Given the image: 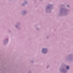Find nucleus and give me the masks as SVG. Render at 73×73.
I'll list each match as a JSON object with an SVG mask.
<instances>
[{"mask_svg":"<svg viewBox=\"0 0 73 73\" xmlns=\"http://www.w3.org/2000/svg\"><path fill=\"white\" fill-rule=\"evenodd\" d=\"M66 68L67 69H69L70 68L69 66H67Z\"/></svg>","mask_w":73,"mask_h":73,"instance_id":"obj_2","label":"nucleus"},{"mask_svg":"<svg viewBox=\"0 0 73 73\" xmlns=\"http://www.w3.org/2000/svg\"><path fill=\"white\" fill-rule=\"evenodd\" d=\"M67 7H69V5H68Z\"/></svg>","mask_w":73,"mask_h":73,"instance_id":"obj_3","label":"nucleus"},{"mask_svg":"<svg viewBox=\"0 0 73 73\" xmlns=\"http://www.w3.org/2000/svg\"><path fill=\"white\" fill-rule=\"evenodd\" d=\"M46 51H47V49L44 48L42 50V52L43 53H46Z\"/></svg>","mask_w":73,"mask_h":73,"instance_id":"obj_1","label":"nucleus"}]
</instances>
